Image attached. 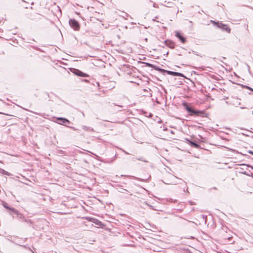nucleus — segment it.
I'll list each match as a JSON object with an SVG mask.
<instances>
[{"label": "nucleus", "mask_w": 253, "mask_h": 253, "mask_svg": "<svg viewBox=\"0 0 253 253\" xmlns=\"http://www.w3.org/2000/svg\"><path fill=\"white\" fill-rule=\"evenodd\" d=\"M246 88H247V89H248L249 90H251V91H253V88H252L251 87H249V86H247V87H246Z\"/></svg>", "instance_id": "nucleus-12"}, {"label": "nucleus", "mask_w": 253, "mask_h": 253, "mask_svg": "<svg viewBox=\"0 0 253 253\" xmlns=\"http://www.w3.org/2000/svg\"><path fill=\"white\" fill-rule=\"evenodd\" d=\"M57 120H60V121H61L62 123H60L61 124H65V123H70L69 120H68L66 119H64V118H58Z\"/></svg>", "instance_id": "nucleus-9"}, {"label": "nucleus", "mask_w": 253, "mask_h": 253, "mask_svg": "<svg viewBox=\"0 0 253 253\" xmlns=\"http://www.w3.org/2000/svg\"><path fill=\"white\" fill-rule=\"evenodd\" d=\"M73 73L78 76H80V77H89V75L86 73H84L83 72H82V71H81L80 70H78V69H75V71L73 72Z\"/></svg>", "instance_id": "nucleus-5"}, {"label": "nucleus", "mask_w": 253, "mask_h": 253, "mask_svg": "<svg viewBox=\"0 0 253 253\" xmlns=\"http://www.w3.org/2000/svg\"><path fill=\"white\" fill-rule=\"evenodd\" d=\"M164 4L167 7H171L173 4L172 0H162Z\"/></svg>", "instance_id": "nucleus-7"}, {"label": "nucleus", "mask_w": 253, "mask_h": 253, "mask_svg": "<svg viewBox=\"0 0 253 253\" xmlns=\"http://www.w3.org/2000/svg\"><path fill=\"white\" fill-rule=\"evenodd\" d=\"M182 105L184 107L185 109L189 113L190 116L195 115L196 116L204 117L205 114L204 111L194 110L185 102H183Z\"/></svg>", "instance_id": "nucleus-1"}, {"label": "nucleus", "mask_w": 253, "mask_h": 253, "mask_svg": "<svg viewBox=\"0 0 253 253\" xmlns=\"http://www.w3.org/2000/svg\"><path fill=\"white\" fill-rule=\"evenodd\" d=\"M211 22L212 24H213V25H216L217 26V23H220V22H215V21H213V20H211Z\"/></svg>", "instance_id": "nucleus-11"}, {"label": "nucleus", "mask_w": 253, "mask_h": 253, "mask_svg": "<svg viewBox=\"0 0 253 253\" xmlns=\"http://www.w3.org/2000/svg\"><path fill=\"white\" fill-rule=\"evenodd\" d=\"M169 74L172 75L181 76V74L177 72H169Z\"/></svg>", "instance_id": "nucleus-10"}, {"label": "nucleus", "mask_w": 253, "mask_h": 253, "mask_svg": "<svg viewBox=\"0 0 253 253\" xmlns=\"http://www.w3.org/2000/svg\"><path fill=\"white\" fill-rule=\"evenodd\" d=\"M188 143L191 146L193 147H195L196 148H199L200 147V145L194 142H192L189 140L187 139L186 140Z\"/></svg>", "instance_id": "nucleus-8"}, {"label": "nucleus", "mask_w": 253, "mask_h": 253, "mask_svg": "<svg viewBox=\"0 0 253 253\" xmlns=\"http://www.w3.org/2000/svg\"><path fill=\"white\" fill-rule=\"evenodd\" d=\"M217 27L222 29L228 33H230L231 32V29L227 25L224 24L221 22L217 23Z\"/></svg>", "instance_id": "nucleus-3"}, {"label": "nucleus", "mask_w": 253, "mask_h": 253, "mask_svg": "<svg viewBox=\"0 0 253 253\" xmlns=\"http://www.w3.org/2000/svg\"><path fill=\"white\" fill-rule=\"evenodd\" d=\"M249 153L250 154H251L253 155V151H249Z\"/></svg>", "instance_id": "nucleus-13"}, {"label": "nucleus", "mask_w": 253, "mask_h": 253, "mask_svg": "<svg viewBox=\"0 0 253 253\" xmlns=\"http://www.w3.org/2000/svg\"><path fill=\"white\" fill-rule=\"evenodd\" d=\"M70 26L76 31H79L80 28V25L79 22L76 20L72 19L69 20Z\"/></svg>", "instance_id": "nucleus-2"}, {"label": "nucleus", "mask_w": 253, "mask_h": 253, "mask_svg": "<svg viewBox=\"0 0 253 253\" xmlns=\"http://www.w3.org/2000/svg\"><path fill=\"white\" fill-rule=\"evenodd\" d=\"M166 45L170 48H174L175 47V43L171 40H166L165 41Z\"/></svg>", "instance_id": "nucleus-6"}, {"label": "nucleus", "mask_w": 253, "mask_h": 253, "mask_svg": "<svg viewBox=\"0 0 253 253\" xmlns=\"http://www.w3.org/2000/svg\"><path fill=\"white\" fill-rule=\"evenodd\" d=\"M175 36L180 40L182 43H185L186 42V38L180 32H176L175 33Z\"/></svg>", "instance_id": "nucleus-4"}]
</instances>
